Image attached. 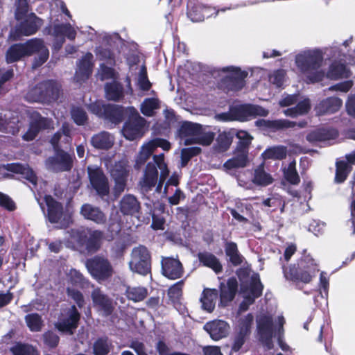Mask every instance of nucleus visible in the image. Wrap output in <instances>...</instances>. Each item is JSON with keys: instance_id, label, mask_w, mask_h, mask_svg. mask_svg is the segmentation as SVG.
I'll return each mask as SVG.
<instances>
[{"instance_id": "nucleus-62", "label": "nucleus", "mask_w": 355, "mask_h": 355, "mask_svg": "<svg viewBox=\"0 0 355 355\" xmlns=\"http://www.w3.org/2000/svg\"><path fill=\"white\" fill-rule=\"evenodd\" d=\"M200 151V148L198 147H191L184 148L181 152L182 166H184L189 159L194 155H198Z\"/></svg>"}, {"instance_id": "nucleus-32", "label": "nucleus", "mask_w": 355, "mask_h": 355, "mask_svg": "<svg viewBox=\"0 0 355 355\" xmlns=\"http://www.w3.org/2000/svg\"><path fill=\"white\" fill-rule=\"evenodd\" d=\"M81 215L87 220L94 221L97 224H104L106 222V216L99 208L89 204H85L80 209Z\"/></svg>"}, {"instance_id": "nucleus-17", "label": "nucleus", "mask_w": 355, "mask_h": 355, "mask_svg": "<svg viewBox=\"0 0 355 355\" xmlns=\"http://www.w3.org/2000/svg\"><path fill=\"white\" fill-rule=\"evenodd\" d=\"M48 169L53 171H67L72 167V158L67 153L61 150H56L55 154L49 157L45 162Z\"/></svg>"}, {"instance_id": "nucleus-58", "label": "nucleus", "mask_w": 355, "mask_h": 355, "mask_svg": "<svg viewBox=\"0 0 355 355\" xmlns=\"http://www.w3.org/2000/svg\"><path fill=\"white\" fill-rule=\"evenodd\" d=\"M110 350V343L107 339H99L94 345L95 355H107Z\"/></svg>"}, {"instance_id": "nucleus-11", "label": "nucleus", "mask_w": 355, "mask_h": 355, "mask_svg": "<svg viewBox=\"0 0 355 355\" xmlns=\"http://www.w3.org/2000/svg\"><path fill=\"white\" fill-rule=\"evenodd\" d=\"M47 206V216L51 223H56L60 227L67 225L70 221V215L64 211L62 205L55 201L51 196L44 197Z\"/></svg>"}, {"instance_id": "nucleus-52", "label": "nucleus", "mask_w": 355, "mask_h": 355, "mask_svg": "<svg viewBox=\"0 0 355 355\" xmlns=\"http://www.w3.org/2000/svg\"><path fill=\"white\" fill-rule=\"evenodd\" d=\"M234 135H236V137L239 139V143L236 150H248V148L252 141V137L249 135L248 132L243 130H239L236 132L235 131Z\"/></svg>"}, {"instance_id": "nucleus-47", "label": "nucleus", "mask_w": 355, "mask_h": 355, "mask_svg": "<svg viewBox=\"0 0 355 355\" xmlns=\"http://www.w3.org/2000/svg\"><path fill=\"white\" fill-rule=\"evenodd\" d=\"M137 85L142 91H148L151 87V83L148 78L147 70L144 65L139 67L137 78Z\"/></svg>"}, {"instance_id": "nucleus-1", "label": "nucleus", "mask_w": 355, "mask_h": 355, "mask_svg": "<svg viewBox=\"0 0 355 355\" xmlns=\"http://www.w3.org/2000/svg\"><path fill=\"white\" fill-rule=\"evenodd\" d=\"M327 48L309 49L300 51L295 55V62L298 73L306 78L308 83H318L324 78H331L332 63H329V71H326L324 65L327 59L325 55Z\"/></svg>"}, {"instance_id": "nucleus-10", "label": "nucleus", "mask_w": 355, "mask_h": 355, "mask_svg": "<svg viewBox=\"0 0 355 355\" xmlns=\"http://www.w3.org/2000/svg\"><path fill=\"white\" fill-rule=\"evenodd\" d=\"M29 119V128L23 135L25 141L33 140L42 130L53 129V122L51 119L42 116L37 112L26 111Z\"/></svg>"}, {"instance_id": "nucleus-16", "label": "nucleus", "mask_w": 355, "mask_h": 355, "mask_svg": "<svg viewBox=\"0 0 355 355\" xmlns=\"http://www.w3.org/2000/svg\"><path fill=\"white\" fill-rule=\"evenodd\" d=\"M79 319V313L76 308L72 306L62 313L61 317L55 326L59 331L72 334L73 329L78 327Z\"/></svg>"}, {"instance_id": "nucleus-12", "label": "nucleus", "mask_w": 355, "mask_h": 355, "mask_svg": "<svg viewBox=\"0 0 355 355\" xmlns=\"http://www.w3.org/2000/svg\"><path fill=\"white\" fill-rule=\"evenodd\" d=\"M85 266L92 276L98 281L109 278L113 273L110 262L103 257H95L88 259Z\"/></svg>"}, {"instance_id": "nucleus-40", "label": "nucleus", "mask_w": 355, "mask_h": 355, "mask_svg": "<svg viewBox=\"0 0 355 355\" xmlns=\"http://www.w3.org/2000/svg\"><path fill=\"white\" fill-rule=\"evenodd\" d=\"M198 257L200 262L205 266L211 268L216 273L221 271L222 265L214 254L205 252L199 253Z\"/></svg>"}, {"instance_id": "nucleus-19", "label": "nucleus", "mask_w": 355, "mask_h": 355, "mask_svg": "<svg viewBox=\"0 0 355 355\" xmlns=\"http://www.w3.org/2000/svg\"><path fill=\"white\" fill-rule=\"evenodd\" d=\"M272 182L273 178L270 174L265 171L262 164L254 170L252 182H245L241 179L238 180L239 185L246 189H252L253 184L266 187L272 184Z\"/></svg>"}, {"instance_id": "nucleus-55", "label": "nucleus", "mask_w": 355, "mask_h": 355, "mask_svg": "<svg viewBox=\"0 0 355 355\" xmlns=\"http://www.w3.org/2000/svg\"><path fill=\"white\" fill-rule=\"evenodd\" d=\"M25 320L27 326L32 331H39L42 326L41 317L37 313L28 314L26 316Z\"/></svg>"}, {"instance_id": "nucleus-2", "label": "nucleus", "mask_w": 355, "mask_h": 355, "mask_svg": "<svg viewBox=\"0 0 355 355\" xmlns=\"http://www.w3.org/2000/svg\"><path fill=\"white\" fill-rule=\"evenodd\" d=\"M285 320L283 316H279L274 324L272 318L267 313H261L257 318V329L261 342L268 349L273 347L272 338H277L279 347L284 351L288 349L282 339L284 334L283 325Z\"/></svg>"}, {"instance_id": "nucleus-23", "label": "nucleus", "mask_w": 355, "mask_h": 355, "mask_svg": "<svg viewBox=\"0 0 355 355\" xmlns=\"http://www.w3.org/2000/svg\"><path fill=\"white\" fill-rule=\"evenodd\" d=\"M53 35L57 40L53 46L55 49L59 50L64 42L63 36H66L69 40H73L76 36V31L69 24H58L54 26Z\"/></svg>"}, {"instance_id": "nucleus-7", "label": "nucleus", "mask_w": 355, "mask_h": 355, "mask_svg": "<svg viewBox=\"0 0 355 355\" xmlns=\"http://www.w3.org/2000/svg\"><path fill=\"white\" fill-rule=\"evenodd\" d=\"M60 94V86L53 81H46L31 90L26 98L31 102H51L58 100Z\"/></svg>"}, {"instance_id": "nucleus-61", "label": "nucleus", "mask_w": 355, "mask_h": 355, "mask_svg": "<svg viewBox=\"0 0 355 355\" xmlns=\"http://www.w3.org/2000/svg\"><path fill=\"white\" fill-rule=\"evenodd\" d=\"M28 11V5L26 0H17L16 2L15 17L17 20L23 19L26 17Z\"/></svg>"}, {"instance_id": "nucleus-46", "label": "nucleus", "mask_w": 355, "mask_h": 355, "mask_svg": "<svg viewBox=\"0 0 355 355\" xmlns=\"http://www.w3.org/2000/svg\"><path fill=\"white\" fill-rule=\"evenodd\" d=\"M225 252L230 257V261L235 266L239 265L243 261V257L239 254L237 245L233 242L227 243L225 245Z\"/></svg>"}, {"instance_id": "nucleus-6", "label": "nucleus", "mask_w": 355, "mask_h": 355, "mask_svg": "<svg viewBox=\"0 0 355 355\" xmlns=\"http://www.w3.org/2000/svg\"><path fill=\"white\" fill-rule=\"evenodd\" d=\"M268 110L256 105H240L232 107L228 113L217 114L216 119L220 121H241L247 120L250 116H265Z\"/></svg>"}, {"instance_id": "nucleus-26", "label": "nucleus", "mask_w": 355, "mask_h": 355, "mask_svg": "<svg viewBox=\"0 0 355 355\" xmlns=\"http://www.w3.org/2000/svg\"><path fill=\"white\" fill-rule=\"evenodd\" d=\"M4 170L20 174L23 178L28 180L34 185L36 184L37 177L32 169H31L28 166H25L17 163H12L0 166V171L1 173H3Z\"/></svg>"}, {"instance_id": "nucleus-60", "label": "nucleus", "mask_w": 355, "mask_h": 355, "mask_svg": "<svg viewBox=\"0 0 355 355\" xmlns=\"http://www.w3.org/2000/svg\"><path fill=\"white\" fill-rule=\"evenodd\" d=\"M71 117L78 125H83L87 120L85 111L80 107H73L71 112Z\"/></svg>"}, {"instance_id": "nucleus-29", "label": "nucleus", "mask_w": 355, "mask_h": 355, "mask_svg": "<svg viewBox=\"0 0 355 355\" xmlns=\"http://www.w3.org/2000/svg\"><path fill=\"white\" fill-rule=\"evenodd\" d=\"M92 60L93 55L87 53L79 61L75 76L77 82L84 80L90 76L93 67Z\"/></svg>"}, {"instance_id": "nucleus-14", "label": "nucleus", "mask_w": 355, "mask_h": 355, "mask_svg": "<svg viewBox=\"0 0 355 355\" xmlns=\"http://www.w3.org/2000/svg\"><path fill=\"white\" fill-rule=\"evenodd\" d=\"M42 25V21L35 14L31 13L27 15L25 19L16 27L15 30L12 31L10 37L16 40L21 36H28L34 34L38 28Z\"/></svg>"}, {"instance_id": "nucleus-28", "label": "nucleus", "mask_w": 355, "mask_h": 355, "mask_svg": "<svg viewBox=\"0 0 355 355\" xmlns=\"http://www.w3.org/2000/svg\"><path fill=\"white\" fill-rule=\"evenodd\" d=\"M248 150H236L234 156L224 164V168L230 174L233 173L236 169L244 168L248 164Z\"/></svg>"}, {"instance_id": "nucleus-21", "label": "nucleus", "mask_w": 355, "mask_h": 355, "mask_svg": "<svg viewBox=\"0 0 355 355\" xmlns=\"http://www.w3.org/2000/svg\"><path fill=\"white\" fill-rule=\"evenodd\" d=\"M162 272L167 278L176 279L180 278L183 275V267L178 259L173 257H162Z\"/></svg>"}, {"instance_id": "nucleus-36", "label": "nucleus", "mask_w": 355, "mask_h": 355, "mask_svg": "<svg viewBox=\"0 0 355 355\" xmlns=\"http://www.w3.org/2000/svg\"><path fill=\"white\" fill-rule=\"evenodd\" d=\"M139 202L132 195L125 196L120 202V210L123 214L133 215L139 211Z\"/></svg>"}, {"instance_id": "nucleus-20", "label": "nucleus", "mask_w": 355, "mask_h": 355, "mask_svg": "<svg viewBox=\"0 0 355 355\" xmlns=\"http://www.w3.org/2000/svg\"><path fill=\"white\" fill-rule=\"evenodd\" d=\"M87 170L90 183L98 194L102 196L107 195L110 191L108 181L102 171L91 167H88Z\"/></svg>"}, {"instance_id": "nucleus-51", "label": "nucleus", "mask_w": 355, "mask_h": 355, "mask_svg": "<svg viewBox=\"0 0 355 355\" xmlns=\"http://www.w3.org/2000/svg\"><path fill=\"white\" fill-rule=\"evenodd\" d=\"M148 291L144 287H132L127 290V297L134 302L143 300L147 296Z\"/></svg>"}, {"instance_id": "nucleus-8", "label": "nucleus", "mask_w": 355, "mask_h": 355, "mask_svg": "<svg viewBox=\"0 0 355 355\" xmlns=\"http://www.w3.org/2000/svg\"><path fill=\"white\" fill-rule=\"evenodd\" d=\"M129 109L132 115L124 124L122 132L127 139L132 141L140 139L144 135L146 130V120L134 107H131Z\"/></svg>"}, {"instance_id": "nucleus-27", "label": "nucleus", "mask_w": 355, "mask_h": 355, "mask_svg": "<svg viewBox=\"0 0 355 355\" xmlns=\"http://www.w3.org/2000/svg\"><path fill=\"white\" fill-rule=\"evenodd\" d=\"M103 234L100 231H92L83 227L73 231V237L82 245L89 246V243L101 239Z\"/></svg>"}, {"instance_id": "nucleus-41", "label": "nucleus", "mask_w": 355, "mask_h": 355, "mask_svg": "<svg viewBox=\"0 0 355 355\" xmlns=\"http://www.w3.org/2000/svg\"><path fill=\"white\" fill-rule=\"evenodd\" d=\"M92 297L95 306L103 309L106 313L111 312L112 303L100 290H94L92 294Z\"/></svg>"}, {"instance_id": "nucleus-13", "label": "nucleus", "mask_w": 355, "mask_h": 355, "mask_svg": "<svg viewBox=\"0 0 355 355\" xmlns=\"http://www.w3.org/2000/svg\"><path fill=\"white\" fill-rule=\"evenodd\" d=\"M158 147L162 148L164 150H168L171 148V144L168 141L160 138H156L145 142L141 146L136 157L135 167L140 168Z\"/></svg>"}, {"instance_id": "nucleus-42", "label": "nucleus", "mask_w": 355, "mask_h": 355, "mask_svg": "<svg viewBox=\"0 0 355 355\" xmlns=\"http://www.w3.org/2000/svg\"><path fill=\"white\" fill-rule=\"evenodd\" d=\"M105 91L106 98L109 100L119 101L123 96V87L115 80L107 83Z\"/></svg>"}, {"instance_id": "nucleus-4", "label": "nucleus", "mask_w": 355, "mask_h": 355, "mask_svg": "<svg viewBox=\"0 0 355 355\" xmlns=\"http://www.w3.org/2000/svg\"><path fill=\"white\" fill-rule=\"evenodd\" d=\"M286 279L295 282L308 284L311 282L319 272V263L310 254L304 253L295 265L288 269L283 268Z\"/></svg>"}, {"instance_id": "nucleus-48", "label": "nucleus", "mask_w": 355, "mask_h": 355, "mask_svg": "<svg viewBox=\"0 0 355 355\" xmlns=\"http://www.w3.org/2000/svg\"><path fill=\"white\" fill-rule=\"evenodd\" d=\"M332 133L331 130L326 129H320L313 132H310L306 136V139L311 143L322 141L330 139L331 138Z\"/></svg>"}, {"instance_id": "nucleus-44", "label": "nucleus", "mask_w": 355, "mask_h": 355, "mask_svg": "<svg viewBox=\"0 0 355 355\" xmlns=\"http://www.w3.org/2000/svg\"><path fill=\"white\" fill-rule=\"evenodd\" d=\"M334 180L338 183L343 182L352 171V166L345 161H337Z\"/></svg>"}, {"instance_id": "nucleus-63", "label": "nucleus", "mask_w": 355, "mask_h": 355, "mask_svg": "<svg viewBox=\"0 0 355 355\" xmlns=\"http://www.w3.org/2000/svg\"><path fill=\"white\" fill-rule=\"evenodd\" d=\"M285 75L286 72L284 70L275 71L269 76V80L276 87H280L284 82Z\"/></svg>"}, {"instance_id": "nucleus-59", "label": "nucleus", "mask_w": 355, "mask_h": 355, "mask_svg": "<svg viewBox=\"0 0 355 355\" xmlns=\"http://www.w3.org/2000/svg\"><path fill=\"white\" fill-rule=\"evenodd\" d=\"M183 284L184 282L182 280L173 284L168 289V295L173 302H176L180 299L182 295Z\"/></svg>"}, {"instance_id": "nucleus-31", "label": "nucleus", "mask_w": 355, "mask_h": 355, "mask_svg": "<svg viewBox=\"0 0 355 355\" xmlns=\"http://www.w3.org/2000/svg\"><path fill=\"white\" fill-rule=\"evenodd\" d=\"M228 73L227 77L231 82V88L234 90L241 89L244 85V79L248 73L239 68L228 67L223 69Z\"/></svg>"}, {"instance_id": "nucleus-64", "label": "nucleus", "mask_w": 355, "mask_h": 355, "mask_svg": "<svg viewBox=\"0 0 355 355\" xmlns=\"http://www.w3.org/2000/svg\"><path fill=\"white\" fill-rule=\"evenodd\" d=\"M333 106V99L328 98L322 101L317 107L316 112L319 115L324 114L328 112H331Z\"/></svg>"}, {"instance_id": "nucleus-25", "label": "nucleus", "mask_w": 355, "mask_h": 355, "mask_svg": "<svg viewBox=\"0 0 355 355\" xmlns=\"http://www.w3.org/2000/svg\"><path fill=\"white\" fill-rule=\"evenodd\" d=\"M253 321V316L248 314L245 318L240 320L239 324V331L235 336L232 349L239 351L245 342V339L249 333L250 328Z\"/></svg>"}, {"instance_id": "nucleus-50", "label": "nucleus", "mask_w": 355, "mask_h": 355, "mask_svg": "<svg viewBox=\"0 0 355 355\" xmlns=\"http://www.w3.org/2000/svg\"><path fill=\"white\" fill-rule=\"evenodd\" d=\"M13 355H37L35 348L28 344L21 343H16L10 348Z\"/></svg>"}, {"instance_id": "nucleus-15", "label": "nucleus", "mask_w": 355, "mask_h": 355, "mask_svg": "<svg viewBox=\"0 0 355 355\" xmlns=\"http://www.w3.org/2000/svg\"><path fill=\"white\" fill-rule=\"evenodd\" d=\"M129 173V166L127 160H121L110 169V175L114 180V190L116 194L122 193L126 187Z\"/></svg>"}, {"instance_id": "nucleus-53", "label": "nucleus", "mask_w": 355, "mask_h": 355, "mask_svg": "<svg viewBox=\"0 0 355 355\" xmlns=\"http://www.w3.org/2000/svg\"><path fill=\"white\" fill-rule=\"evenodd\" d=\"M159 107L157 99L155 98H146L141 105V112L148 116L153 115L154 110Z\"/></svg>"}, {"instance_id": "nucleus-22", "label": "nucleus", "mask_w": 355, "mask_h": 355, "mask_svg": "<svg viewBox=\"0 0 355 355\" xmlns=\"http://www.w3.org/2000/svg\"><path fill=\"white\" fill-rule=\"evenodd\" d=\"M261 293L262 286L261 282L257 277H254L249 287L243 291L244 300L240 305V310H247L248 306L252 304L254 300L261 295Z\"/></svg>"}, {"instance_id": "nucleus-34", "label": "nucleus", "mask_w": 355, "mask_h": 355, "mask_svg": "<svg viewBox=\"0 0 355 355\" xmlns=\"http://www.w3.org/2000/svg\"><path fill=\"white\" fill-rule=\"evenodd\" d=\"M92 145L97 149L108 150L114 144V137L107 132L94 135L91 139Z\"/></svg>"}, {"instance_id": "nucleus-33", "label": "nucleus", "mask_w": 355, "mask_h": 355, "mask_svg": "<svg viewBox=\"0 0 355 355\" xmlns=\"http://www.w3.org/2000/svg\"><path fill=\"white\" fill-rule=\"evenodd\" d=\"M201 125L191 122H184L180 127V136L185 145L193 144V137H196L200 132Z\"/></svg>"}, {"instance_id": "nucleus-37", "label": "nucleus", "mask_w": 355, "mask_h": 355, "mask_svg": "<svg viewBox=\"0 0 355 355\" xmlns=\"http://www.w3.org/2000/svg\"><path fill=\"white\" fill-rule=\"evenodd\" d=\"M211 11L212 9L211 8L198 4L189 9L188 15L191 21L199 22L203 21L205 18L211 16Z\"/></svg>"}, {"instance_id": "nucleus-49", "label": "nucleus", "mask_w": 355, "mask_h": 355, "mask_svg": "<svg viewBox=\"0 0 355 355\" xmlns=\"http://www.w3.org/2000/svg\"><path fill=\"white\" fill-rule=\"evenodd\" d=\"M296 162L295 160L289 163L287 168L284 170L286 180L292 184H297L300 182V177L296 171Z\"/></svg>"}, {"instance_id": "nucleus-43", "label": "nucleus", "mask_w": 355, "mask_h": 355, "mask_svg": "<svg viewBox=\"0 0 355 355\" xmlns=\"http://www.w3.org/2000/svg\"><path fill=\"white\" fill-rule=\"evenodd\" d=\"M287 154L286 148L283 146H272L263 151L261 156L263 159H282Z\"/></svg>"}, {"instance_id": "nucleus-9", "label": "nucleus", "mask_w": 355, "mask_h": 355, "mask_svg": "<svg viewBox=\"0 0 355 355\" xmlns=\"http://www.w3.org/2000/svg\"><path fill=\"white\" fill-rule=\"evenodd\" d=\"M132 271L146 275L150 271V255L148 249L143 245L133 248L129 263Z\"/></svg>"}, {"instance_id": "nucleus-45", "label": "nucleus", "mask_w": 355, "mask_h": 355, "mask_svg": "<svg viewBox=\"0 0 355 355\" xmlns=\"http://www.w3.org/2000/svg\"><path fill=\"white\" fill-rule=\"evenodd\" d=\"M259 126H263L273 130H278L283 128H289L295 125L294 122H291L288 120H277V121H266L259 120L256 121Z\"/></svg>"}, {"instance_id": "nucleus-54", "label": "nucleus", "mask_w": 355, "mask_h": 355, "mask_svg": "<svg viewBox=\"0 0 355 355\" xmlns=\"http://www.w3.org/2000/svg\"><path fill=\"white\" fill-rule=\"evenodd\" d=\"M235 130L221 132L218 138L217 143L220 150H225L231 145Z\"/></svg>"}, {"instance_id": "nucleus-57", "label": "nucleus", "mask_w": 355, "mask_h": 355, "mask_svg": "<svg viewBox=\"0 0 355 355\" xmlns=\"http://www.w3.org/2000/svg\"><path fill=\"white\" fill-rule=\"evenodd\" d=\"M351 75L350 69L345 64L338 63L334 61V80L348 78Z\"/></svg>"}, {"instance_id": "nucleus-35", "label": "nucleus", "mask_w": 355, "mask_h": 355, "mask_svg": "<svg viewBox=\"0 0 355 355\" xmlns=\"http://www.w3.org/2000/svg\"><path fill=\"white\" fill-rule=\"evenodd\" d=\"M4 132L15 135L17 133L23 125L22 117L17 112L9 113L5 115Z\"/></svg>"}, {"instance_id": "nucleus-24", "label": "nucleus", "mask_w": 355, "mask_h": 355, "mask_svg": "<svg viewBox=\"0 0 355 355\" xmlns=\"http://www.w3.org/2000/svg\"><path fill=\"white\" fill-rule=\"evenodd\" d=\"M204 329L210 335L214 340H218L225 337L230 331L229 324L223 320H213L207 322Z\"/></svg>"}, {"instance_id": "nucleus-18", "label": "nucleus", "mask_w": 355, "mask_h": 355, "mask_svg": "<svg viewBox=\"0 0 355 355\" xmlns=\"http://www.w3.org/2000/svg\"><path fill=\"white\" fill-rule=\"evenodd\" d=\"M92 113L99 117L109 119L112 121H118L121 117L120 111L114 105H105L101 101H96L87 105Z\"/></svg>"}, {"instance_id": "nucleus-39", "label": "nucleus", "mask_w": 355, "mask_h": 355, "mask_svg": "<svg viewBox=\"0 0 355 355\" xmlns=\"http://www.w3.org/2000/svg\"><path fill=\"white\" fill-rule=\"evenodd\" d=\"M310 109L311 103L309 99L304 98L298 102L295 107L286 109L283 112L287 116L295 118L307 114Z\"/></svg>"}, {"instance_id": "nucleus-38", "label": "nucleus", "mask_w": 355, "mask_h": 355, "mask_svg": "<svg viewBox=\"0 0 355 355\" xmlns=\"http://www.w3.org/2000/svg\"><path fill=\"white\" fill-rule=\"evenodd\" d=\"M217 298L218 292L216 289L205 288L200 297L202 309L211 312L215 308Z\"/></svg>"}, {"instance_id": "nucleus-5", "label": "nucleus", "mask_w": 355, "mask_h": 355, "mask_svg": "<svg viewBox=\"0 0 355 355\" xmlns=\"http://www.w3.org/2000/svg\"><path fill=\"white\" fill-rule=\"evenodd\" d=\"M154 164L149 162L146 167L144 177L140 180L139 184L144 191H148L154 187L157 182L158 172L157 167L160 170V176L159 184L156 188L157 191L162 189V184L169 175V170L164 161V155L159 154L153 156Z\"/></svg>"}, {"instance_id": "nucleus-56", "label": "nucleus", "mask_w": 355, "mask_h": 355, "mask_svg": "<svg viewBox=\"0 0 355 355\" xmlns=\"http://www.w3.org/2000/svg\"><path fill=\"white\" fill-rule=\"evenodd\" d=\"M214 134L211 131H207L201 126L200 132L196 137H193L194 143H198L204 146L209 145L214 139Z\"/></svg>"}, {"instance_id": "nucleus-3", "label": "nucleus", "mask_w": 355, "mask_h": 355, "mask_svg": "<svg viewBox=\"0 0 355 355\" xmlns=\"http://www.w3.org/2000/svg\"><path fill=\"white\" fill-rule=\"evenodd\" d=\"M34 53H38L33 67L36 68L44 63L49 58V50L40 39H32L25 44H15L7 51L6 60L9 63L16 62L25 56H29Z\"/></svg>"}, {"instance_id": "nucleus-30", "label": "nucleus", "mask_w": 355, "mask_h": 355, "mask_svg": "<svg viewBox=\"0 0 355 355\" xmlns=\"http://www.w3.org/2000/svg\"><path fill=\"white\" fill-rule=\"evenodd\" d=\"M220 304L225 306L231 302L237 290V281L235 278H230L226 284H220Z\"/></svg>"}]
</instances>
